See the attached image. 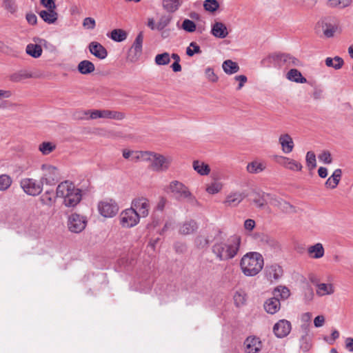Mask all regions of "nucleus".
I'll use <instances>...</instances> for the list:
<instances>
[{
    "instance_id": "22",
    "label": "nucleus",
    "mask_w": 353,
    "mask_h": 353,
    "mask_svg": "<svg viewBox=\"0 0 353 353\" xmlns=\"http://www.w3.org/2000/svg\"><path fill=\"white\" fill-rule=\"evenodd\" d=\"M182 0H162V7L168 12L173 13L182 5Z\"/></svg>"
},
{
    "instance_id": "24",
    "label": "nucleus",
    "mask_w": 353,
    "mask_h": 353,
    "mask_svg": "<svg viewBox=\"0 0 353 353\" xmlns=\"http://www.w3.org/2000/svg\"><path fill=\"white\" fill-rule=\"evenodd\" d=\"M193 169L201 176H207L210 172V166L203 161L195 160L192 163Z\"/></svg>"
},
{
    "instance_id": "20",
    "label": "nucleus",
    "mask_w": 353,
    "mask_h": 353,
    "mask_svg": "<svg viewBox=\"0 0 353 353\" xmlns=\"http://www.w3.org/2000/svg\"><path fill=\"white\" fill-rule=\"evenodd\" d=\"M279 142L283 153L289 154L293 150L294 146V141L288 134H281L279 137Z\"/></svg>"
},
{
    "instance_id": "59",
    "label": "nucleus",
    "mask_w": 353,
    "mask_h": 353,
    "mask_svg": "<svg viewBox=\"0 0 353 353\" xmlns=\"http://www.w3.org/2000/svg\"><path fill=\"white\" fill-rule=\"evenodd\" d=\"M319 160L323 163L330 164L332 162L331 154L328 151H323L319 156Z\"/></svg>"
},
{
    "instance_id": "3",
    "label": "nucleus",
    "mask_w": 353,
    "mask_h": 353,
    "mask_svg": "<svg viewBox=\"0 0 353 353\" xmlns=\"http://www.w3.org/2000/svg\"><path fill=\"white\" fill-rule=\"evenodd\" d=\"M264 260L258 252L245 254L241 259L240 267L243 273L248 276L256 275L263 268Z\"/></svg>"
},
{
    "instance_id": "39",
    "label": "nucleus",
    "mask_w": 353,
    "mask_h": 353,
    "mask_svg": "<svg viewBox=\"0 0 353 353\" xmlns=\"http://www.w3.org/2000/svg\"><path fill=\"white\" fill-rule=\"evenodd\" d=\"M143 41V34L142 32H140L137 36L132 46V49L134 51L135 54L138 57H139L142 52Z\"/></svg>"
},
{
    "instance_id": "50",
    "label": "nucleus",
    "mask_w": 353,
    "mask_h": 353,
    "mask_svg": "<svg viewBox=\"0 0 353 353\" xmlns=\"http://www.w3.org/2000/svg\"><path fill=\"white\" fill-rule=\"evenodd\" d=\"M12 179L9 175H0V190L4 191L8 190L12 184Z\"/></svg>"
},
{
    "instance_id": "49",
    "label": "nucleus",
    "mask_w": 353,
    "mask_h": 353,
    "mask_svg": "<svg viewBox=\"0 0 353 353\" xmlns=\"http://www.w3.org/2000/svg\"><path fill=\"white\" fill-rule=\"evenodd\" d=\"M40 200L42 204L48 206H51L55 202V199L52 194V192L50 191H46L40 197Z\"/></svg>"
},
{
    "instance_id": "14",
    "label": "nucleus",
    "mask_w": 353,
    "mask_h": 353,
    "mask_svg": "<svg viewBox=\"0 0 353 353\" xmlns=\"http://www.w3.org/2000/svg\"><path fill=\"white\" fill-rule=\"evenodd\" d=\"M268 203L279 207L284 212H291L294 209L293 206L288 202L270 194H266V203Z\"/></svg>"
},
{
    "instance_id": "37",
    "label": "nucleus",
    "mask_w": 353,
    "mask_h": 353,
    "mask_svg": "<svg viewBox=\"0 0 353 353\" xmlns=\"http://www.w3.org/2000/svg\"><path fill=\"white\" fill-rule=\"evenodd\" d=\"M103 119H114L121 121L124 119L125 114L123 112L109 110H102Z\"/></svg>"
},
{
    "instance_id": "53",
    "label": "nucleus",
    "mask_w": 353,
    "mask_h": 353,
    "mask_svg": "<svg viewBox=\"0 0 353 353\" xmlns=\"http://www.w3.org/2000/svg\"><path fill=\"white\" fill-rule=\"evenodd\" d=\"M305 161L307 166L310 168V169H314L316 166V155L315 154L312 152L309 151L306 154L305 157Z\"/></svg>"
},
{
    "instance_id": "48",
    "label": "nucleus",
    "mask_w": 353,
    "mask_h": 353,
    "mask_svg": "<svg viewBox=\"0 0 353 353\" xmlns=\"http://www.w3.org/2000/svg\"><path fill=\"white\" fill-rule=\"evenodd\" d=\"M352 0H329L327 6L331 8H343L349 6L352 3Z\"/></svg>"
},
{
    "instance_id": "2",
    "label": "nucleus",
    "mask_w": 353,
    "mask_h": 353,
    "mask_svg": "<svg viewBox=\"0 0 353 353\" xmlns=\"http://www.w3.org/2000/svg\"><path fill=\"white\" fill-rule=\"evenodd\" d=\"M56 194L57 197L63 199V204L68 208L76 206L82 199L81 190L68 181H65L58 185Z\"/></svg>"
},
{
    "instance_id": "33",
    "label": "nucleus",
    "mask_w": 353,
    "mask_h": 353,
    "mask_svg": "<svg viewBox=\"0 0 353 353\" xmlns=\"http://www.w3.org/2000/svg\"><path fill=\"white\" fill-rule=\"evenodd\" d=\"M316 294L319 296L330 295L334 292V288L331 283H319L316 284Z\"/></svg>"
},
{
    "instance_id": "34",
    "label": "nucleus",
    "mask_w": 353,
    "mask_h": 353,
    "mask_svg": "<svg viewBox=\"0 0 353 353\" xmlns=\"http://www.w3.org/2000/svg\"><path fill=\"white\" fill-rule=\"evenodd\" d=\"M222 68L223 71L228 74L236 73L239 70V65L230 59L224 61L222 64Z\"/></svg>"
},
{
    "instance_id": "23",
    "label": "nucleus",
    "mask_w": 353,
    "mask_h": 353,
    "mask_svg": "<svg viewBox=\"0 0 353 353\" xmlns=\"http://www.w3.org/2000/svg\"><path fill=\"white\" fill-rule=\"evenodd\" d=\"M312 343L311 336L308 331L305 330L299 339V347L303 352L306 353L312 348Z\"/></svg>"
},
{
    "instance_id": "38",
    "label": "nucleus",
    "mask_w": 353,
    "mask_h": 353,
    "mask_svg": "<svg viewBox=\"0 0 353 353\" xmlns=\"http://www.w3.org/2000/svg\"><path fill=\"white\" fill-rule=\"evenodd\" d=\"M321 26L323 28V34L327 38H331L334 36L337 30V26L331 23H327L323 21H321Z\"/></svg>"
},
{
    "instance_id": "63",
    "label": "nucleus",
    "mask_w": 353,
    "mask_h": 353,
    "mask_svg": "<svg viewBox=\"0 0 353 353\" xmlns=\"http://www.w3.org/2000/svg\"><path fill=\"white\" fill-rule=\"evenodd\" d=\"M339 183V181L332 178V176H330L325 182V186L327 188L334 189L337 186Z\"/></svg>"
},
{
    "instance_id": "62",
    "label": "nucleus",
    "mask_w": 353,
    "mask_h": 353,
    "mask_svg": "<svg viewBox=\"0 0 353 353\" xmlns=\"http://www.w3.org/2000/svg\"><path fill=\"white\" fill-rule=\"evenodd\" d=\"M235 81L239 82V85L236 88V90H241L244 84L247 82L248 79L246 76L241 74V75H237L234 77Z\"/></svg>"
},
{
    "instance_id": "8",
    "label": "nucleus",
    "mask_w": 353,
    "mask_h": 353,
    "mask_svg": "<svg viewBox=\"0 0 353 353\" xmlns=\"http://www.w3.org/2000/svg\"><path fill=\"white\" fill-rule=\"evenodd\" d=\"M20 185L27 194L37 196L42 192L43 184L41 180L37 181L36 179L32 178H25L21 179Z\"/></svg>"
},
{
    "instance_id": "41",
    "label": "nucleus",
    "mask_w": 353,
    "mask_h": 353,
    "mask_svg": "<svg viewBox=\"0 0 353 353\" xmlns=\"http://www.w3.org/2000/svg\"><path fill=\"white\" fill-rule=\"evenodd\" d=\"M233 299L236 307H241L246 303V294L241 290H237L233 296Z\"/></svg>"
},
{
    "instance_id": "32",
    "label": "nucleus",
    "mask_w": 353,
    "mask_h": 353,
    "mask_svg": "<svg viewBox=\"0 0 353 353\" xmlns=\"http://www.w3.org/2000/svg\"><path fill=\"white\" fill-rule=\"evenodd\" d=\"M287 79L296 83H305L307 82V79L296 69L290 70L287 73Z\"/></svg>"
},
{
    "instance_id": "11",
    "label": "nucleus",
    "mask_w": 353,
    "mask_h": 353,
    "mask_svg": "<svg viewBox=\"0 0 353 353\" xmlns=\"http://www.w3.org/2000/svg\"><path fill=\"white\" fill-rule=\"evenodd\" d=\"M131 208L138 212L140 217H147L149 214L150 204L149 200L143 196L134 199L131 203Z\"/></svg>"
},
{
    "instance_id": "5",
    "label": "nucleus",
    "mask_w": 353,
    "mask_h": 353,
    "mask_svg": "<svg viewBox=\"0 0 353 353\" xmlns=\"http://www.w3.org/2000/svg\"><path fill=\"white\" fill-rule=\"evenodd\" d=\"M167 192L172 194L178 201L185 200L192 206L199 205V202L189 188L179 181H172L167 187Z\"/></svg>"
},
{
    "instance_id": "30",
    "label": "nucleus",
    "mask_w": 353,
    "mask_h": 353,
    "mask_svg": "<svg viewBox=\"0 0 353 353\" xmlns=\"http://www.w3.org/2000/svg\"><path fill=\"white\" fill-rule=\"evenodd\" d=\"M283 53H272L266 57V63L274 67H283Z\"/></svg>"
},
{
    "instance_id": "27",
    "label": "nucleus",
    "mask_w": 353,
    "mask_h": 353,
    "mask_svg": "<svg viewBox=\"0 0 353 353\" xmlns=\"http://www.w3.org/2000/svg\"><path fill=\"white\" fill-rule=\"evenodd\" d=\"M198 228V225L194 220H189L184 222L180 227L179 232L182 234H190Z\"/></svg>"
},
{
    "instance_id": "64",
    "label": "nucleus",
    "mask_w": 353,
    "mask_h": 353,
    "mask_svg": "<svg viewBox=\"0 0 353 353\" xmlns=\"http://www.w3.org/2000/svg\"><path fill=\"white\" fill-rule=\"evenodd\" d=\"M98 118H103L102 110H90L89 119H96Z\"/></svg>"
},
{
    "instance_id": "12",
    "label": "nucleus",
    "mask_w": 353,
    "mask_h": 353,
    "mask_svg": "<svg viewBox=\"0 0 353 353\" xmlns=\"http://www.w3.org/2000/svg\"><path fill=\"white\" fill-rule=\"evenodd\" d=\"M292 330L291 323L286 319H281L273 326V332L276 337L283 339L287 336Z\"/></svg>"
},
{
    "instance_id": "17",
    "label": "nucleus",
    "mask_w": 353,
    "mask_h": 353,
    "mask_svg": "<svg viewBox=\"0 0 353 353\" xmlns=\"http://www.w3.org/2000/svg\"><path fill=\"white\" fill-rule=\"evenodd\" d=\"M210 33L218 39H225L228 35L227 26L221 21H214L211 26Z\"/></svg>"
},
{
    "instance_id": "15",
    "label": "nucleus",
    "mask_w": 353,
    "mask_h": 353,
    "mask_svg": "<svg viewBox=\"0 0 353 353\" xmlns=\"http://www.w3.org/2000/svg\"><path fill=\"white\" fill-rule=\"evenodd\" d=\"M261 347V341L256 336H248L243 343L245 353H258Z\"/></svg>"
},
{
    "instance_id": "19",
    "label": "nucleus",
    "mask_w": 353,
    "mask_h": 353,
    "mask_svg": "<svg viewBox=\"0 0 353 353\" xmlns=\"http://www.w3.org/2000/svg\"><path fill=\"white\" fill-rule=\"evenodd\" d=\"M243 199L244 195L242 192L237 191L231 192L226 196L223 203L228 207H236L243 200Z\"/></svg>"
},
{
    "instance_id": "55",
    "label": "nucleus",
    "mask_w": 353,
    "mask_h": 353,
    "mask_svg": "<svg viewBox=\"0 0 353 353\" xmlns=\"http://www.w3.org/2000/svg\"><path fill=\"white\" fill-rule=\"evenodd\" d=\"M269 248L273 252L280 250V245L279 242L272 239H266V249Z\"/></svg>"
},
{
    "instance_id": "4",
    "label": "nucleus",
    "mask_w": 353,
    "mask_h": 353,
    "mask_svg": "<svg viewBox=\"0 0 353 353\" xmlns=\"http://www.w3.org/2000/svg\"><path fill=\"white\" fill-rule=\"evenodd\" d=\"M139 155L142 161L149 162L151 169L158 172L167 171L172 161V157L153 152L144 151L143 154H139Z\"/></svg>"
},
{
    "instance_id": "28",
    "label": "nucleus",
    "mask_w": 353,
    "mask_h": 353,
    "mask_svg": "<svg viewBox=\"0 0 353 353\" xmlns=\"http://www.w3.org/2000/svg\"><path fill=\"white\" fill-rule=\"evenodd\" d=\"M308 254L313 259H320L323 256L325 250L321 243H317L307 249Z\"/></svg>"
},
{
    "instance_id": "31",
    "label": "nucleus",
    "mask_w": 353,
    "mask_h": 353,
    "mask_svg": "<svg viewBox=\"0 0 353 353\" xmlns=\"http://www.w3.org/2000/svg\"><path fill=\"white\" fill-rule=\"evenodd\" d=\"M93 63L88 60H83L78 64V70L82 74H88L94 71Z\"/></svg>"
},
{
    "instance_id": "46",
    "label": "nucleus",
    "mask_w": 353,
    "mask_h": 353,
    "mask_svg": "<svg viewBox=\"0 0 353 353\" xmlns=\"http://www.w3.org/2000/svg\"><path fill=\"white\" fill-rule=\"evenodd\" d=\"M154 62L157 65H168L170 62V55L168 52L158 54L154 58Z\"/></svg>"
},
{
    "instance_id": "56",
    "label": "nucleus",
    "mask_w": 353,
    "mask_h": 353,
    "mask_svg": "<svg viewBox=\"0 0 353 353\" xmlns=\"http://www.w3.org/2000/svg\"><path fill=\"white\" fill-rule=\"evenodd\" d=\"M83 26L87 30H93L96 27V21L94 18L85 17L83 21Z\"/></svg>"
},
{
    "instance_id": "21",
    "label": "nucleus",
    "mask_w": 353,
    "mask_h": 353,
    "mask_svg": "<svg viewBox=\"0 0 353 353\" xmlns=\"http://www.w3.org/2000/svg\"><path fill=\"white\" fill-rule=\"evenodd\" d=\"M39 17L48 24L54 23L58 19V13L55 10H41L39 12Z\"/></svg>"
},
{
    "instance_id": "43",
    "label": "nucleus",
    "mask_w": 353,
    "mask_h": 353,
    "mask_svg": "<svg viewBox=\"0 0 353 353\" xmlns=\"http://www.w3.org/2000/svg\"><path fill=\"white\" fill-rule=\"evenodd\" d=\"M110 37L114 41L121 42L126 39L127 33L122 29H114L111 32Z\"/></svg>"
},
{
    "instance_id": "25",
    "label": "nucleus",
    "mask_w": 353,
    "mask_h": 353,
    "mask_svg": "<svg viewBox=\"0 0 353 353\" xmlns=\"http://www.w3.org/2000/svg\"><path fill=\"white\" fill-rule=\"evenodd\" d=\"M32 77V74L30 72L26 70H21L11 74L9 77V79L12 82L18 83Z\"/></svg>"
},
{
    "instance_id": "60",
    "label": "nucleus",
    "mask_w": 353,
    "mask_h": 353,
    "mask_svg": "<svg viewBox=\"0 0 353 353\" xmlns=\"http://www.w3.org/2000/svg\"><path fill=\"white\" fill-rule=\"evenodd\" d=\"M170 21L171 18L168 17H162L157 23V28L159 30H163L170 23Z\"/></svg>"
},
{
    "instance_id": "52",
    "label": "nucleus",
    "mask_w": 353,
    "mask_h": 353,
    "mask_svg": "<svg viewBox=\"0 0 353 353\" xmlns=\"http://www.w3.org/2000/svg\"><path fill=\"white\" fill-rule=\"evenodd\" d=\"M200 53H201V48L194 41L191 42L189 46L186 48V54L189 57H192L195 54Z\"/></svg>"
},
{
    "instance_id": "57",
    "label": "nucleus",
    "mask_w": 353,
    "mask_h": 353,
    "mask_svg": "<svg viewBox=\"0 0 353 353\" xmlns=\"http://www.w3.org/2000/svg\"><path fill=\"white\" fill-rule=\"evenodd\" d=\"M205 74L208 80L211 82H216L218 81V77L212 68L208 67L205 68Z\"/></svg>"
},
{
    "instance_id": "54",
    "label": "nucleus",
    "mask_w": 353,
    "mask_h": 353,
    "mask_svg": "<svg viewBox=\"0 0 353 353\" xmlns=\"http://www.w3.org/2000/svg\"><path fill=\"white\" fill-rule=\"evenodd\" d=\"M203 7L205 10L212 12L219 8V4L216 0H205L203 3Z\"/></svg>"
},
{
    "instance_id": "61",
    "label": "nucleus",
    "mask_w": 353,
    "mask_h": 353,
    "mask_svg": "<svg viewBox=\"0 0 353 353\" xmlns=\"http://www.w3.org/2000/svg\"><path fill=\"white\" fill-rule=\"evenodd\" d=\"M56 0H41V4L43 5L47 10H56Z\"/></svg>"
},
{
    "instance_id": "35",
    "label": "nucleus",
    "mask_w": 353,
    "mask_h": 353,
    "mask_svg": "<svg viewBox=\"0 0 353 353\" xmlns=\"http://www.w3.org/2000/svg\"><path fill=\"white\" fill-rule=\"evenodd\" d=\"M325 62L327 67L333 68L335 70L341 69L344 65L343 59L339 56H336L334 58L327 57Z\"/></svg>"
},
{
    "instance_id": "10",
    "label": "nucleus",
    "mask_w": 353,
    "mask_h": 353,
    "mask_svg": "<svg viewBox=\"0 0 353 353\" xmlns=\"http://www.w3.org/2000/svg\"><path fill=\"white\" fill-rule=\"evenodd\" d=\"M88 221L85 216L73 213L68 216V228L73 233H80L86 227Z\"/></svg>"
},
{
    "instance_id": "42",
    "label": "nucleus",
    "mask_w": 353,
    "mask_h": 353,
    "mask_svg": "<svg viewBox=\"0 0 353 353\" xmlns=\"http://www.w3.org/2000/svg\"><path fill=\"white\" fill-rule=\"evenodd\" d=\"M56 149V144L50 142L44 141L39 145V150L43 155H48Z\"/></svg>"
},
{
    "instance_id": "9",
    "label": "nucleus",
    "mask_w": 353,
    "mask_h": 353,
    "mask_svg": "<svg viewBox=\"0 0 353 353\" xmlns=\"http://www.w3.org/2000/svg\"><path fill=\"white\" fill-rule=\"evenodd\" d=\"M119 210L118 204L112 199H105L98 203V211L105 218L114 217L118 213Z\"/></svg>"
},
{
    "instance_id": "36",
    "label": "nucleus",
    "mask_w": 353,
    "mask_h": 353,
    "mask_svg": "<svg viewBox=\"0 0 353 353\" xmlns=\"http://www.w3.org/2000/svg\"><path fill=\"white\" fill-rule=\"evenodd\" d=\"M264 170L263 163L258 160L252 161L246 167V170L250 174H258Z\"/></svg>"
},
{
    "instance_id": "7",
    "label": "nucleus",
    "mask_w": 353,
    "mask_h": 353,
    "mask_svg": "<svg viewBox=\"0 0 353 353\" xmlns=\"http://www.w3.org/2000/svg\"><path fill=\"white\" fill-rule=\"evenodd\" d=\"M140 216L131 207L123 210L119 214L120 225L124 228H131L136 226L140 221Z\"/></svg>"
},
{
    "instance_id": "47",
    "label": "nucleus",
    "mask_w": 353,
    "mask_h": 353,
    "mask_svg": "<svg viewBox=\"0 0 353 353\" xmlns=\"http://www.w3.org/2000/svg\"><path fill=\"white\" fill-rule=\"evenodd\" d=\"M223 188V184L220 182L213 181L207 185L205 191L210 194L219 193Z\"/></svg>"
},
{
    "instance_id": "44",
    "label": "nucleus",
    "mask_w": 353,
    "mask_h": 353,
    "mask_svg": "<svg viewBox=\"0 0 353 353\" xmlns=\"http://www.w3.org/2000/svg\"><path fill=\"white\" fill-rule=\"evenodd\" d=\"M283 66L290 67L297 66L299 65L300 61L296 57L289 54L283 53Z\"/></svg>"
},
{
    "instance_id": "58",
    "label": "nucleus",
    "mask_w": 353,
    "mask_h": 353,
    "mask_svg": "<svg viewBox=\"0 0 353 353\" xmlns=\"http://www.w3.org/2000/svg\"><path fill=\"white\" fill-rule=\"evenodd\" d=\"M3 7L10 13H14L17 10V6L12 0H3Z\"/></svg>"
},
{
    "instance_id": "45",
    "label": "nucleus",
    "mask_w": 353,
    "mask_h": 353,
    "mask_svg": "<svg viewBox=\"0 0 353 353\" xmlns=\"http://www.w3.org/2000/svg\"><path fill=\"white\" fill-rule=\"evenodd\" d=\"M144 151H130L124 150L123 151V157L125 159H130L132 161H141V158H139V154H143Z\"/></svg>"
},
{
    "instance_id": "26",
    "label": "nucleus",
    "mask_w": 353,
    "mask_h": 353,
    "mask_svg": "<svg viewBox=\"0 0 353 353\" xmlns=\"http://www.w3.org/2000/svg\"><path fill=\"white\" fill-rule=\"evenodd\" d=\"M281 308L280 300L277 297H272L266 301V312L274 314Z\"/></svg>"
},
{
    "instance_id": "29",
    "label": "nucleus",
    "mask_w": 353,
    "mask_h": 353,
    "mask_svg": "<svg viewBox=\"0 0 353 353\" xmlns=\"http://www.w3.org/2000/svg\"><path fill=\"white\" fill-rule=\"evenodd\" d=\"M272 294L274 297H277L279 300H286L290 296V291L286 286L278 285L274 288Z\"/></svg>"
},
{
    "instance_id": "13",
    "label": "nucleus",
    "mask_w": 353,
    "mask_h": 353,
    "mask_svg": "<svg viewBox=\"0 0 353 353\" xmlns=\"http://www.w3.org/2000/svg\"><path fill=\"white\" fill-rule=\"evenodd\" d=\"M283 268L277 263L266 267V281H269L270 283L278 282L283 276Z\"/></svg>"
},
{
    "instance_id": "40",
    "label": "nucleus",
    "mask_w": 353,
    "mask_h": 353,
    "mask_svg": "<svg viewBox=\"0 0 353 353\" xmlns=\"http://www.w3.org/2000/svg\"><path fill=\"white\" fill-rule=\"evenodd\" d=\"M26 53L34 58H38L41 55L42 48L38 44L30 43L26 46Z\"/></svg>"
},
{
    "instance_id": "16",
    "label": "nucleus",
    "mask_w": 353,
    "mask_h": 353,
    "mask_svg": "<svg viewBox=\"0 0 353 353\" xmlns=\"http://www.w3.org/2000/svg\"><path fill=\"white\" fill-rule=\"evenodd\" d=\"M274 159L276 163L290 170L301 171L302 169V165L300 163L288 157L283 156H275Z\"/></svg>"
},
{
    "instance_id": "1",
    "label": "nucleus",
    "mask_w": 353,
    "mask_h": 353,
    "mask_svg": "<svg viewBox=\"0 0 353 353\" xmlns=\"http://www.w3.org/2000/svg\"><path fill=\"white\" fill-rule=\"evenodd\" d=\"M241 245V238L234 235L225 241H219L212 246V252L219 261L233 259L238 253Z\"/></svg>"
},
{
    "instance_id": "51",
    "label": "nucleus",
    "mask_w": 353,
    "mask_h": 353,
    "mask_svg": "<svg viewBox=\"0 0 353 353\" xmlns=\"http://www.w3.org/2000/svg\"><path fill=\"white\" fill-rule=\"evenodd\" d=\"M181 28L187 32H194L196 30V23L188 19H185L183 21Z\"/></svg>"
},
{
    "instance_id": "18",
    "label": "nucleus",
    "mask_w": 353,
    "mask_h": 353,
    "mask_svg": "<svg viewBox=\"0 0 353 353\" xmlns=\"http://www.w3.org/2000/svg\"><path fill=\"white\" fill-rule=\"evenodd\" d=\"M90 52L99 59H104L108 56L107 50L99 42L92 41L88 46Z\"/></svg>"
},
{
    "instance_id": "6",
    "label": "nucleus",
    "mask_w": 353,
    "mask_h": 353,
    "mask_svg": "<svg viewBox=\"0 0 353 353\" xmlns=\"http://www.w3.org/2000/svg\"><path fill=\"white\" fill-rule=\"evenodd\" d=\"M41 172L40 180L43 185H54L60 179V172L59 169L51 164H42L41 165Z\"/></svg>"
}]
</instances>
